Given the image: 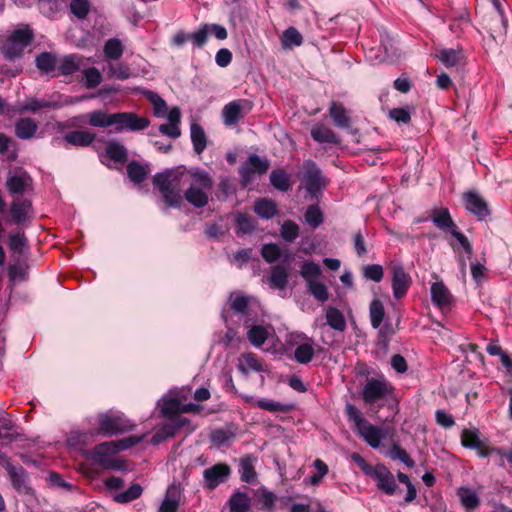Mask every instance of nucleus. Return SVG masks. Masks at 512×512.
<instances>
[{
	"mask_svg": "<svg viewBox=\"0 0 512 512\" xmlns=\"http://www.w3.org/2000/svg\"><path fill=\"white\" fill-rule=\"evenodd\" d=\"M189 178V171L177 168L156 174L153 183L169 206L178 207L182 202V189Z\"/></svg>",
	"mask_w": 512,
	"mask_h": 512,
	"instance_id": "f257e3e1",
	"label": "nucleus"
},
{
	"mask_svg": "<svg viewBox=\"0 0 512 512\" xmlns=\"http://www.w3.org/2000/svg\"><path fill=\"white\" fill-rule=\"evenodd\" d=\"M345 412L348 420L353 423L359 436L372 448H379L382 440L390 433V429L387 427L371 424L363 417L361 411L353 404H347Z\"/></svg>",
	"mask_w": 512,
	"mask_h": 512,
	"instance_id": "f03ea898",
	"label": "nucleus"
},
{
	"mask_svg": "<svg viewBox=\"0 0 512 512\" xmlns=\"http://www.w3.org/2000/svg\"><path fill=\"white\" fill-rule=\"evenodd\" d=\"M88 118V124L98 128L112 125H117L116 128H147L150 124L148 118L128 112L109 114L103 111H94L88 115Z\"/></svg>",
	"mask_w": 512,
	"mask_h": 512,
	"instance_id": "7ed1b4c3",
	"label": "nucleus"
},
{
	"mask_svg": "<svg viewBox=\"0 0 512 512\" xmlns=\"http://www.w3.org/2000/svg\"><path fill=\"white\" fill-rule=\"evenodd\" d=\"M143 438L144 435L128 436L120 440L101 443L90 452V458L104 468H112L115 466L114 456L119 451L138 444Z\"/></svg>",
	"mask_w": 512,
	"mask_h": 512,
	"instance_id": "20e7f679",
	"label": "nucleus"
},
{
	"mask_svg": "<svg viewBox=\"0 0 512 512\" xmlns=\"http://www.w3.org/2000/svg\"><path fill=\"white\" fill-rule=\"evenodd\" d=\"M189 175L190 186L185 192V199L195 207H204L208 203L213 180L207 172L200 169L189 170Z\"/></svg>",
	"mask_w": 512,
	"mask_h": 512,
	"instance_id": "39448f33",
	"label": "nucleus"
},
{
	"mask_svg": "<svg viewBox=\"0 0 512 512\" xmlns=\"http://www.w3.org/2000/svg\"><path fill=\"white\" fill-rule=\"evenodd\" d=\"M362 400L366 405L382 407L384 402L394 396L393 385L384 377L367 378L361 391Z\"/></svg>",
	"mask_w": 512,
	"mask_h": 512,
	"instance_id": "423d86ee",
	"label": "nucleus"
},
{
	"mask_svg": "<svg viewBox=\"0 0 512 512\" xmlns=\"http://www.w3.org/2000/svg\"><path fill=\"white\" fill-rule=\"evenodd\" d=\"M146 97L153 106L154 115L157 118L167 120L166 123L160 124L158 128H178L181 121V110L179 107L169 108L166 101L153 91H148Z\"/></svg>",
	"mask_w": 512,
	"mask_h": 512,
	"instance_id": "0eeeda50",
	"label": "nucleus"
},
{
	"mask_svg": "<svg viewBox=\"0 0 512 512\" xmlns=\"http://www.w3.org/2000/svg\"><path fill=\"white\" fill-rule=\"evenodd\" d=\"M34 35L29 28L15 30L4 42L2 53L5 59L12 61L21 57L24 49L31 44Z\"/></svg>",
	"mask_w": 512,
	"mask_h": 512,
	"instance_id": "6e6552de",
	"label": "nucleus"
},
{
	"mask_svg": "<svg viewBox=\"0 0 512 512\" xmlns=\"http://www.w3.org/2000/svg\"><path fill=\"white\" fill-rule=\"evenodd\" d=\"M302 183L309 194L317 196L327 186L328 180L318 166L308 160L303 164Z\"/></svg>",
	"mask_w": 512,
	"mask_h": 512,
	"instance_id": "1a4fd4ad",
	"label": "nucleus"
},
{
	"mask_svg": "<svg viewBox=\"0 0 512 512\" xmlns=\"http://www.w3.org/2000/svg\"><path fill=\"white\" fill-rule=\"evenodd\" d=\"M98 423L101 433L104 435H114L130 431L133 424L121 413L101 414L98 417Z\"/></svg>",
	"mask_w": 512,
	"mask_h": 512,
	"instance_id": "9d476101",
	"label": "nucleus"
},
{
	"mask_svg": "<svg viewBox=\"0 0 512 512\" xmlns=\"http://www.w3.org/2000/svg\"><path fill=\"white\" fill-rule=\"evenodd\" d=\"M161 416L165 418L181 417V413H198L200 406L194 403L183 404L178 397L164 396L159 402Z\"/></svg>",
	"mask_w": 512,
	"mask_h": 512,
	"instance_id": "9b49d317",
	"label": "nucleus"
},
{
	"mask_svg": "<svg viewBox=\"0 0 512 512\" xmlns=\"http://www.w3.org/2000/svg\"><path fill=\"white\" fill-rule=\"evenodd\" d=\"M289 342L296 344L297 347L294 351V358L298 363H309L315 354L314 341L304 333H291L289 335Z\"/></svg>",
	"mask_w": 512,
	"mask_h": 512,
	"instance_id": "f8f14e48",
	"label": "nucleus"
},
{
	"mask_svg": "<svg viewBox=\"0 0 512 512\" xmlns=\"http://www.w3.org/2000/svg\"><path fill=\"white\" fill-rule=\"evenodd\" d=\"M481 25L495 42L503 41L507 32V19L505 16H498L487 12L481 18Z\"/></svg>",
	"mask_w": 512,
	"mask_h": 512,
	"instance_id": "ddd939ff",
	"label": "nucleus"
},
{
	"mask_svg": "<svg viewBox=\"0 0 512 512\" xmlns=\"http://www.w3.org/2000/svg\"><path fill=\"white\" fill-rule=\"evenodd\" d=\"M252 109V104L249 100L238 99L226 104L222 110L224 124L231 126L236 124L240 119Z\"/></svg>",
	"mask_w": 512,
	"mask_h": 512,
	"instance_id": "4468645a",
	"label": "nucleus"
},
{
	"mask_svg": "<svg viewBox=\"0 0 512 512\" xmlns=\"http://www.w3.org/2000/svg\"><path fill=\"white\" fill-rule=\"evenodd\" d=\"M377 482V487L385 494L391 496L396 493L397 484L394 475L384 465H376L368 475Z\"/></svg>",
	"mask_w": 512,
	"mask_h": 512,
	"instance_id": "2eb2a0df",
	"label": "nucleus"
},
{
	"mask_svg": "<svg viewBox=\"0 0 512 512\" xmlns=\"http://www.w3.org/2000/svg\"><path fill=\"white\" fill-rule=\"evenodd\" d=\"M231 474L230 467L225 463H218L203 472L204 486L210 490L227 481Z\"/></svg>",
	"mask_w": 512,
	"mask_h": 512,
	"instance_id": "dca6fc26",
	"label": "nucleus"
},
{
	"mask_svg": "<svg viewBox=\"0 0 512 512\" xmlns=\"http://www.w3.org/2000/svg\"><path fill=\"white\" fill-rule=\"evenodd\" d=\"M269 168V161L265 158H260L257 155L249 157L245 166L240 169V176L243 185L250 184L254 179V174H263Z\"/></svg>",
	"mask_w": 512,
	"mask_h": 512,
	"instance_id": "f3484780",
	"label": "nucleus"
},
{
	"mask_svg": "<svg viewBox=\"0 0 512 512\" xmlns=\"http://www.w3.org/2000/svg\"><path fill=\"white\" fill-rule=\"evenodd\" d=\"M188 420L184 417L167 418V421L153 435L151 442L158 445L165 439L172 437L180 428H182Z\"/></svg>",
	"mask_w": 512,
	"mask_h": 512,
	"instance_id": "a211bd4d",
	"label": "nucleus"
},
{
	"mask_svg": "<svg viewBox=\"0 0 512 512\" xmlns=\"http://www.w3.org/2000/svg\"><path fill=\"white\" fill-rule=\"evenodd\" d=\"M31 177L22 169L10 172L6 181L11 194H22L31 186Z\"/></svg>",
	"mask_w": 512,
	"mask_h": 512,
	"instance_id": "6ab92c4d",
	"label": "nucleus"
},
{
	"mask_svg": "<svg viewBox=\"0 0 512 512\" xmlns=\"http://www.w3.org/2000/svg\"><path fill=\"white\" fill-rule=\"evenodd\" d=\"M465 208L477 216L480 220L489 215V209L485 200L476 192H467L463 195Z\"/></svg>",
	"mask_w": 512,
	"mask_h": 512,
	"instance_id": "aec40b11",
	"label": "nucleus"
},
{
	"mask_svg": "<svg viewBox=\"0 0 512 512\" xmlns=\"http://www.w3.org/2000/svg\"><path fill=\"white\" fill-rule=\"evenodd\" d=\"M392 289L395 298H402L408 291L411 284V277L400 265L393 267Z\"/></svg>",
	"mask_w": 512,
	"mask_h": 512,
	"instance_id": "412c9836",
	"label": "nucleus"
},
{
	"mask_svg": "<svg viewBox=\"0 0 512 512\" xmlns=\"http://www.w3.org/2000/svg\"><path fill=\"white\" fill-rule=\"evenodd\" d=\"M11 221L22 224L32 215V204L29 200L15 199L10 206Z\"/></svg>",
	"mask_w": 512,
	"mask_h": 512,
	"instance_id": "4be33fe9",
	"label": "nucleus"
},
{
	"mask_svg": "<svg viewBox=\"0 0 512 512\" xmlns=\"http://www.w3.org/2000/svg\"><path fill=\"white\" fill-rule=\"evenodd\" d=\"M95 139L91 133L86 130H71L63 139L58 140V144L67 147L68 145L86 146Z\"/></svg>",
	"mask_w": 512,
	"mask_h": 512,
	"instance_id": "5701e85b",
	"label": "nucleus"
},
{
	"mask_svg": "<svg viewBox=\"0 0 512 512\" xmlns=\"http://www.w3.org/2000/svg\"><path fill=\"white\" fill-rule=\"evenodd\" d=\"M431 300L434 305L444 308L451 304L452 295L443 282H434L431 285Z\"/></svg>",
	"mask_w": 512,
	"mask_h": 512,
	"instance_id": "b1692460",
	"label": "nucleus"
},
{
	"mask_svg": "<svg viewBox=\"0 0 512 512\" xmlns=\"http://www.w3.org/2000/svg\"><path fill=\"white\" fill-rule=\"evenodd\" d=\"M457 496L459 497L461 505L468 512L476 510L480 505L479 495L470 487L462 486L458 488Z\"/></svg>",
	"mask_w": 512,
	"mask_h": 512,
	"instance_id": "393cba45",
	"label": "nucleus"
},
{
	"mask_svg": "<svg viewBox=\"0 0 512 512\" xmlns=\"http://www.w3.org/2000/svg\"><path fill=\"white\" fill-rule=\"evenodd\" d=\"M329 113L334 124L339 128H349L351 121L349 111L340 102H332Z\"/></svg>",
	"mask_w": 512,
	"mask_h": 512,
	"instance_id": "a878e982",
	"label": "nucleus"
},
{
	"mask_svg": "<svg viewBox=\"0 0 512 512\" xmlns=\"http://www.w3.org/2000/svg\"><path fill=\"white\" fill-rule=\"evenodd\" d=\"M432 221L437 228L443 231L452 232L457 226L453 222L448 209L440 208L432 212Z\"/></svg>",
	"mask_w": 512,
	"mask_h": 512,
	"instance_id": "bb28decb",
	"label": "nucleus"
},
{
	"mask_svg": "<svg viewBox=\"0 0 512 512\" xmlns=\"http://www.w3.org/2000/svg\"><path fill=\"white\" fill-rule=\"evenodd\" d=\"M238 368L245 375H247L251 371H263V365L261 361L252 353H246L240 357Z\"/></svg>",
	"mask_w": 512,
	"mask_h": 512,
	"instance_id": "cd10ccee",
	"label": "nucleus"
},
{
	"mask_svg": "<svg viewBox=\"0 0 512 512\" xmlns=\"http://www.w3.org/2000/svg\"><path fill=\"white\" fill-rule=\"evenodd\" d=\"M288 283V272L285 267L275 265L271 269L269 284L274 289L284 290Z\"/></svg>",
	"mask_w": 512,
	"mask_h": 512,
	"instance_id": "c85d7f7f",
	"label": "nucleus"
},
{
	"mask_svg": "<svg viewBox=\"0 0 512 512\" xmlns=\"http://www.w3.org/2000/svg\"><path fill=\"white\" fill-rule=\"evenodd\" d=\"M245 326L249 328L247 332L248 340L256 347L263 345L269 335L268 329L261 325L251 326L248 321L245 322Z\"/></svg>",
	"mask_w": 512,
	"mask_h": 512,
	"instance_id": "c756f323",
	"label": "nucleus"
},
{
	"mask_svg": "<svg viewBox=\"0 0 512 512\" xmlns=\"http://www.w3.org/2000/svg\"><path fill=\"white\" fill-rule=\"evenodd\" d=\"M179 491L175 486H170L158 512H177L179 507Z\"/></svg>",
	"mask_w": 512,
	"mask_h": 512,
	"instance_id": "7c9ffc66",
	"label": "nucleus"
},
{
	"mask_svg": "<svg viewBox=\"0 0 512 512\" xmlns=\"http://www.w3.org/2000/svg\"><path fill=\"white\" fill-rule=\"evenodd\" d=\"M303 44V36L295 27H288L281 37V45L285 50L292 49L294 46Z\"/></svg>",
	"mask_w": 512,
	"mask_h": 512,
	"instance_id": "2f4dec72",
	"label": "nucleus"
},
{
	"mask_svg": "<svg viewBox=\"0 0 512 512\" xmlns=\"http://www.w3.org/2000/svg\"><path fill=\"white\" fill-rule=\"evenodd\" d=\"M327 324L334 330L343 332L346 329V319L344 314L334 307H328L326 310Z\"/></svg>",
	"mask_w": 512,
	"mask_h": 512,
	"instance_id": "473e14b6",
	"label": "nucleus"
},
{
	"mask_svg": "<svg viewBox=\"0 0 512 512\" xmlns=\"http://www.w3.org/2000/svg\"><path fill=\"white\" fill-rule=\"evenodd\" d=\"M229 506L231 512H247L251 506V499L246 493L236 492L231 496Z\"/></svg>",
	"mask_w": 512,
	"mask_h": 512,
	"instance_id": "72a5a7b5",
	"label": "nucleus"
},
{
	"mask_svg": "<svg viewBox=\"0 0 512 512\" xmlns=\"http://www.w3.org/2000/svg\"><path fill=\"white\" fill-rule=\"evenodd\" d=\"M106 157L114 163H123L127 158V151L123 145L117 142L109 141L106 145Z\"/></svg>",
	"mask_w": 512,
	"mask_h": 512,
	"instance_id": "f704fd0d",
	"label": "nucleus"
},
{
	"mask_svg": "<svg viewBox=\"0 0 512 512\" xmlns=\"http://www.w3.org/2000/svg\"><path fill=\"white\" fill-rule=\"evenodd\" d=\"M81 58L77 55L65 56L58 66L60 74L68 76L80 70Z\"/></svg>",
	"mask_w": 512,
	"mask_h": 512,
	"instance_id": "c9c22d12",
	"label": "nucleus"
},
{
	"mask_svg": "<svg viewBox=\"0 0 512 512\" xmlns=\"http://www.w3.org/2000/svg\"><path fill=\"white\" fill-rule=\"evenodd\" d=\"M369 315L372 327L375 329L379 328L385 317V308L380 300L374 299L370 303Z\"/></svg>",
	"mask_w": 512,
	"mask_h": 512,
	"instance_id": "e433bc0d",
	"label": "nucleus"
},
{
	"mask_svg": "<svg viewBox=\"0 0 512 512\" xmlns=\"http://www.w3.org/2000/svg\"><path fill=\"white\" fill-rule=\"evenodd\" d=\"M321 273L320 265L313 261L304 262L300 270V274L307 284L319 280Z\"/></svg>",
	"mask_w": 512,
	"mask_h": 512,
	"instance_id": "4c0bfd02",
	"label": "nucleus"
},
{
	"mask_svg": "<svg viewBox=\"0 0 512 512\" xmlns=\"http://www.w3.org/2000/svg\"><path fill=\"white\" fill-rule=\"evenodd\" d=\"M255 458L252 456H246L240 461V475L241 480L246 483H251L256 478V472L254 469Z\"/></svg>",
	"mask_w": 512,
	"mask_h": 512,
	"instance_id": "58836bf2",
	"label": "nucleus"
},
{
	"mask_svg": "<svg viewBox=\"0 0 512 512\" xmlns=\"http://www.w3.org/2000/svg\"><path fill=\"white\" fill-rule=\"evenodd\" d=\"M271 184L280 191L291 189L290 175L282 169L274 170L270 175Z\"/></svg>",
	"mask_w": 512,
	"mask_h": 512,
	"instance_id": "ea45409f",
	"label": "nucleus"
},
{
	"mask_svg": "<svg viewBox=\"0 0 512 512\" xmlns=\"http://www.w3.org/2000/svg\"><path fill=\"white\" fill-rule=\"evenodd\" d=\"M104 55L107 59L118 60L123 55V45L118 38H111L104 45Z\"/></svg>",
	"mask_w": 512,
	"mask_h": 512,
	"instance_id": "a19ab883",
	"label": "nucleus"
},
{
	"mask_svg": "<svg viewBox=\"0 0 512 512\" xmlns=\"http://www.w3.org/2000/svg\"><path fill=\"white\" fill-rule=\"evenodd\" d=\"M313 467L315 468V472L309 477V479L305 480L311 486L317 487L323 480V478L328 474L329 468L328 465L321 459H316L313 462Z\"/></svg>",
	"mask_w": 512,
	"mask_h": 512,
	"instance_id": "79ce46f5",
	"label": "nucleus"
},
{
	"mask_svg": "<svg viewBox=\"0 0 512 512\" xmlns=\"http://www.w3.org/2000/svg\"><path fill=\"white\" fill-rule=\"evenodd\" d=\"M35 64L42 73H49L56 68V57L50 52H42L36 56Z\"/></svg>",
	"mask_w": 512,
	"mask_h": 512,
	"instance_id": "37998d69",
	"label": "nucleus"
},
{
	"mask_svg": "<svg viewBox=\"0 0 512 512\" xmlns=\"http://www.w3.org/2000/svg\"><path fill=\"white\" fill-rule=\"evenodd\" d=\"M254 211L261 218L270 219L276 214L277 208L276 204L273 201L267 199H260L256 201L254 205Z\"/></svg>",
	"mask_w": 512,
	"mask_h": 512,
	"instance_id": "c03bdc74",
	"label": "nucleus"
},
{
	"mask_svg": "<svg viewBox=\"0 0 512 512\" xmlns=\"http://www.w3.org/2000/svg\"><path fill=\"white\" fill-rule=\"evenodd\" d=\"M437 58L446 66V67H455L458 65L462 58V51L456 49H442Z\"/></svg>",
	"mask_w": 512,
	"mask_h": 512,
	"instance_id": "a18cd8bd",
	"label": "nucleus"
},
{
	"mask_svg": "<svg viewBox=\"0 0 512 512\" xmlns=\"http://www.w3.org/2000/svg\"><path fill=\"white\" fill-rule=\"evenodd\" d=\"M380 48L383 49L386 60H393L399 56L395 39L387 33L381 34Z\"/></svg>",
	"mask_w": 512,
	"mask_h": 512,
	"instance_id": "49530a36",
	"label": "nucleus"
},
{
	"mask_svg": "<svg viewBox=\"0 0 512 512\" xmlns=\"http://www.w3.org/2000/svg\"><path fill=\"white\" fill-rule=\"evenodd\" d=\"M142 492L143 489L139 484H133L126 491L116 494L114 500L118 503H128L138 499Z\"/></svg>",
	"mask_w": 512,
	"mask_h": 512,
	"instance_id": "de8ad7c7",
	"label": "nucleus"
},
{
	"mask_svg": "<svg viewBox=\"0 0 512 512\" xmlns=\"http://www.w3.org/2000/svg\"><path fill=\"white\" fill-rule=\"evenodd\" d=\"M127 172L134 183H141L146 178L149 169L137 162H131L127 166Z\"/></svg>",
	"mask_w": 512,
	"mask_h": 512,
	"instance_id": "09e8293b",
	"label": "nucleus"
},
{
	"mask_svg": "<svg viewBox=\"0 0 512 512\" xmlns=\"http://www.w3.org/2000/svg\"><path fill=\"white\" fill-rule=\"evenodd\" d=\"M479 431L477 429H464L461 434V443L464 447L475 449L480 447L481 443Z\"/></svg>",
	"mask_w": 512,
	"mask_h": 512,
	"instance_id": "8fccbe9b",
	"label": "nucleus"
},
{
	"mask_svg": "<svg viewBox=\"0 0 512 512\" xmlns=\"http://www.w3.org/2000/svg\"><path fill=\"white\" fill-rule=\"evenodd\" d=\"M305 221L312 228H317L323 223V213L317 205H311L307 208Z\"/></svg>",
	"mask_w": 512,
	"mask_h": 512,
	"instance_id": "3c124183",
	"label": "nucleus"
},
{
	"mask_svg": "<svg viewBox=\"0 0 512 512\" xmlns=\"http://www.w3.org/2000/svg\"><path fill=\"white\" fill-rule=\"evenodd\" d=\"M256 405L269 412H287L292 408L291 405L269 399H259L256 401Z\"/></svg>",
	"mask_w": 512,
	"mask_h": 512,
	"instance_id": "603ef678",
	"label": "nucleus"
},
{
	"mask_svg": "<svg viewBox=\"0 0 512 512\" xmlns=\"http://www.w3.org/2000/svg\"><path fill=\"white\" fill-rule=\"evenodd\" d=\"M388 456L393 460H400L407 467L413 468L415 462L409 456V454L401 448L398 444H394L388 452Z\"/></svg>",
	"mask_w": 512,
	"mask_h": 512,
	"instance_id": "864d4df0",
	"label": "nucleus"
},
{
	"mask_svg": "<svg viewBox=\"0 0 512 512\" xmlns=\"http://www.w3.org/2000/svg\"><path fill=\"white\" fill-rule=\"evenodd\" d=\"M309 292L320 302L328 300L329 293L326 285L319 279L307 284Z\"/></svg>",
	"mask_w": 512,
	"mask_h": 512,
	"instance_id": "5fc2aeb1",
	"label": "nucleus"
},
{
	"mask_svg": "<svg viewBox=\"0 0 512 512\" xmlns=\"http://www.w3.org/2000/svg\"><path fill=\"white\" fill-rule=\"evenodd\" d=\"M70 11L78 19H85L90 12L89 0H71Z\"/></svg>",
	"mask_w": 512,
	"mask_h": 512,
	"instance_id": "6e6d98bb",
	"label": "nucleus"
},
{
	"mask_svg": "<svg viewBox=\"0 0 512 512\" xmlns=\"http://www.w3.org/2000/svg\"><path fill=\"white\" fill-rule=\"evenodd\" d=\"M281 237L287 242H293L299 235V226L291 221H285L280 229Z\"/></svg>",
	"mask_w": 512,
	"mask_h": 512,
	"instance_id": "4d7b16f0",
	"label": "nucleus"
},
{
	"mask_svg": "<svg viewBox=\"0 0 512 512\" xmlns=\"http://www.w3.org/2000/svg\"><path fill=\"white\" fill-rule=\"evenodd\" d=\"M162 136L166 137L168 140L164 141H155L154 144L159 151L167 152L171 149V140L176 139L180 136L181 130H159Z\"/></svg>",
	"mask_w": 512,
	"mask_h": 512,
	"instance_id": "13d9d810",
	"label": "nucleus"
},
{
	"mask_svg": "<svg viewBox=\"0 0 512 512\" xmlns=\"http://www.w3.org/2000/svg\"><path fill=\"white\" fill-rule=\"evenodd\" d=\"M209 30L208 25L203 24L199 29L193 33H190V41L197 48H202L208 41Z\"/></svg>",
	"mask_w": 512,
	"mask_h": 512,
	"instance_id": "bf43d9fd",
	"label": "nucleus"
},
{
	"mask_svg": "<svg viewBox=\"0 0 512 512\" xmlns=\"http://www.w3.org/2000/svg\"><path fill=\"white\" fill-rule=\"evenodd\" d=\"M85 85L88 89L96 88L102 82V75L95 67L84 71Z\"/></svg>",
	"mask_w": 512,
	"mask_h": 512,
	"instance_id": "052dcab7",
	"label": "nucleus"
},
{
	"mask_svg": "<svg viewBox=\"0 0 512 512\" xmlns=\"http://www.w3.org/2000/svg\"><path fill=\"white\" fill-rule=\"evenodd\" d=\"M109 73L112 77L118 80H126L132 75L129 66L123 63L110 64Z\"/></svg>",
	"mask_w": 512,
	"mask_h": 512,
	"instance_id": "680f3d73",
	"label": "nucleus"
},
{
	"mask_svg": "<svg viewBox=\"0 0 512 512\" xmlns=\"http://www.w3.org/2000/svg\"><path fill=\"white\" fill-rule=\"evenodd\" d=\"M261 255L268 263H273L280 258L281 249L277 244H265L261 249Z\"/></svg>",
	"mask_w": 512,
	"mask_h": 512,
	"instance_id": "e2e57ef3",
	"label": "nucleus"
},
{
	"mask_svg": "<svg viewBox=\"0 0 512 512\" xmlns=\"http://www.w3.org/2000/svg\"><path fill=\"white\" fill-rule=\"evenodd\" d=\"M26 242V237L22 232L11 233L9 236V248L14 253H22Z\"/></svg>",
	"mask_w": 512,
	"mask_h": 512,
	"instance_id": "0e129e2a",
	"label": "nucleus"
},
{
	"mask_svg": "<svg viewBox=\"0 0 512 512\" xmlns=\"http://www.w3.org/2000/svg\"><path fill=\"white\" fill-rule=\"evenodd\" d=\"M236 223L238 228V233L247 234L253 231L254 229V223L250 216L238 213L236 215Z\"/></svg>",
	"mask_w": 512,
	"mask_h": 512,
	"instance_id": "69168bd1",
	"label": "nucleus"
},
{
	"mask_svg": "<svg viewBox=\"0 0 512 512\" xmlns=\"http://www.w3.org/2000/svg\"><path fill=\"white\" fill-rule=\"evenodd\" d=\"M363 274L364 277L369 280L380 282L383 278L384 271L381 265L372 264L364 267Z\"/></svg>",
	"mask_w": 512,
	"mask_h": 512,
	"instance_id": "338daca9",
	"label": "nucleus"
},
{
	"mask_svg": "<svg viewBox=\"0 0 512 512\" xmlns=\"http://www.w3.org/2000/svg\"><path fill=\"white\" fill-rule=\"evenodd\" d=\"M389 117L401 124H408L411 119V114L408 107L393 108L389 111Z\"/></svg>",
	"mask_w": 512,
	"mask_h": 512,
	"instance_id": "774afa93",
	"label": "nucleus"
}]
</instances>
